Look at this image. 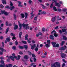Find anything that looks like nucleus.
Masks as SVG:
<instances>
[{
  "mask_svg": "<svg viewBox=\"0 0 67 67\" xmlns=\"http://www.w3.org/2000/svg\"><path fill=\"white\" fill-rule=\"evenodd\" d=\"M29 25V24H26L24 23L22 24H22H19V27H20V29H21V28H22V26H23L24 29H26V30H27V29H29L30 28V27L29 26H28Z\"/></svg>",
  "mask_w": 67,
  "mask_h": 67,
  "instance_id": "1",
  "label": "nucleus"
},
{
  "mask_svg": "<svg viewBox=\"0 0 67 67\" xmlns=\"http://www.w3.org/2000/svg\"><path fill=\"white\" fill-rule=\"evenodd\" d=\"M51 67H60V63L58 62H55L51 65Z\"/></svg>",
  "mask_w": 67,
  "mask_h": 67,
  "instance_id": "2",
  "label": "nucleus"
},
{
  "mask_svg": "<svg viewBox=\"0 0 67 67\" xmlns=\"http://www.w3.org/2000/svg\"><path fill=\"white\" fill-rule=\"evenodd\" d=\"M7 57H8V59L7 60V61L8 62H10V59H11L13 61H14V58L12 56H10V57H8V56H7Z\"/></svg>",
  "mask_w": 67,
  "mask_h": 67,
  "instance_id": "3",
  "label": "nucleus"
},
{
  "mask_svg": "<svg viewBox=\"0 0 67 67\" xmlns=\"http://www.w3.org/2000/svg\"><path fill=\"white\" fill-rule=\"evenodd\" d=\"M52 43L53 45V47H58L59 46V44L58 43L55 46V44H56L55 42H52Z\"/></svg>",
  "mask_w": 67,
  "mask_h": 67,
  "instance_id": "4",
  "label": "nucleus"
},
{
  "mask_svg": "<svg viewBox=\"0 0 67 67\" xmlns=\"http://www.w3.org/2000/svg\"><path fill=\"white\" fill-rule=\"evenodd\" d=\"M54 34V35L55 37H57V36L58 35L56 32V31L55 30H53L52 32V34Z\"/></svg>",
  "mask_w": 67,
  "mask_h": 67,
  "instance_id": "5",
  "label": "nucleus"
},
{
  "mask_svg": "<svg viewBox=\"0 0 67 67\" xmlns=\"http://www.w3.org/2000/svg\"><path fill=\"white\" fill-rule=\"evenodd\" d=\"M5 8H8V9H10V10H13V9H14L15 8L14 7V6L9 7L8 6L5 7Z\"/></svg>",
  "mask_w": 67,
  "mask_h": 67,
  "instance_id": "6",
  "label": "nucleus"
},
{
  "mask_svg": "<svg viewBox=\"0 0 67 67\" xmlns=\"http://www.w3.org/2000/svg\"><path fill=\"white\" fill-rule=\"evenodd\" d=\"M1 12L2 14L4 13V14L6 15H8V13L7 12H5V11L4 10H1Z\"/></svg>",
  "mask_w": 67,
  "mask_h": 67,
  "instance_id": "7",
  "label": "nucleus"
},
{
  "mask_svg": "<svg viewBox=\"0 0 67 67\" xmlns=\"http://www.w3.org/2000/svg\"><path fill=\"white\" fill-rule=\"evenodd\" d=\"M30 45L31 46V49H34V48L36 47V44H34L33 46L31 44H30Z\"/></svg>",
  "mask_w": 67,
  "mask_h": 67,
  "instance_id": "8",
  "label": "nucleus"
},
{
  "mask_svg": "<svg viewBox=\"0 0 67 67\" xmlns=\"http://www.w3.org/2000/svg\"><path fill=\"white\" fill-rule=\"evenodd\" d=\"M53 1H54V2H55V4L56 6H57V7H60V4L59 3H57L56 1H55V0H53Z\"/></svg>",
  "mask_w": 67,
  "mask_h": 67,
  "instance_id": "9",
  "label": "nucleus"
},
{
  "mask_svg": "<svg viewBox=\"0 0 67 67\" xmlns=\"http://www.w3.org/2000/svg\"><path fill=\"white\" fill-rule=\"evenodd\" d=\"M0 50H1V52H0V55H2L3 54V51L4 49L3 48H1V47L0 46Z\"/></svg>",
  "mask_w": 67,
  "mask_h": 67,
  "instance_id": "10",
  "label": "nucleus"
},
{
  "mask_svg": "<svg viewBox=\"0 0 67 67\" xmlns=\"http://www.w3.org/2000/svg\"><path fill=\"white\" fill-rule=\"evenodd\" d=\"M61 56L62 58H65L66 57V54L64 53H62L61 54Z\"/></svg>",
  "mask_w": 67,
  "mask_h": 67,
  "instance_id": "11",
  "label": "nucleus"
},
{
  "mask_svg": "<svg viewBox=\"0 0 67 67\" xmlns=\"http://www.w3.org/2000/svg\"><path fill=\"white\" fill-rule=\"evenodd\" d=\"M18 2L19 3L18 7H23V5L21 4L22 3L21 2Z\"/></svg>",
  "mask_w": 67,
  "mask_h": 67,
  "instance_id": "12",
  "label": "nucleus"
},
{
  "mask_svg": "<svg viewBox=\"0 0 67 67\" xmlns=\"http://www.w3.org/2000/svg\"><path fill=\"white\" fill-rule=\"evenodd\" d=\"M66 49V48H64L63 47H61L59 49V50L60 51H64Z\"/></svg>",
  "mask_w": 67,
  "mask_h": 67,
  "instance_id": "13",
  "label": "nucleus"
},
{
  "mask_svg": "<svg viewBox=\"0 0 67 67\" xmlns=\"http://www.w3.org/2000/svg\"><path fill=\"white\" fill-rule=\"evenodd\" d=\"M29 57L28 56L25 55L24 57V58L25 59H28Z\"/></svg>",
  "mask_w": 67,
  "mask_h": 67,
  "instance_id": "14",
  "label": "nucleus"
},
{
  "mask_svg": "<svg viewBox=\"0 0 67 67\" xmlns=\"http://www.w3.org/2000/svg\"><path fill=\"white\" fill-rule=\"evenodd\" d=\"M14 30H16V29H17L18 28V26L14 24Z\"/></svg>",
  "mask_w": 67,
  "mask_h": 67,
  "instance_id": "15",
  "label": "nucleus"
},
{
  "mask_svg": "<svg viewBox=\"0 0 67 67\" xmlns=\"http://www.w3.org/2000/svg\"><path fill=\"white\" fill-rule=\"evenodd\" d=\"M12 66V65L11 64H9L8 65H6V67H11Z\"/></svg>",
  "mask_w": 67,
  "mask_h": 67,
  "instance_id": "16",
  "label": "nucleus"
},
{
  "mask_svg": "<svg viewBox=\"0 0 67 67\" xmlns=\"http://www.w3.org/2000/svg\"><path fill=\"white\" fill-rule=\"evenodd\" d=\"M54 37L52 35L50 36V38L51 39H52V40H54Z\"/></svg>",
  "mask_w": 67,
  "mask_h": 67,
  "instance_id": "17",
  "label": "nucleus"
},
{
  "mask_svg": "<svg viewBox=\"0 0 67 67\" xmlns=\"http://www.w3.org/2000/svg\"><path fill=\"white\" fill-rule=\"evenodd\" d=\"M2 46H1V47L2 48H3L4 47V42H2Z\"/></svg>",
  "mask_w": 67,
  "mask_h": 67,
  "instance_id": "18",
  "label": "nucleus"
},
{
  "mask_svg": "<svg viewBox=\"0 0 67 67\" xmlns=\"http://www.w3.org/2000/svg\"><path fill=\"white\" fill-rule=\"evenodd\" d=\"M28 37V35H26L25 36V40H28V38H27V37Z\"/></svg>",
  "mask_w": 67,
  "mask_h": 67,
  "instance_id": "19",
  "label": "nucleus"
},
{
  "mask_svg": "<svg viewBox=\"0 0 67 67\" xmlns=\"http://www.w3.org/2000/svg\"><path fill=\"white\" fill-rule=\"evenodd\" d=\"M25 19H26V18H27V16H28V14H27V13H25Z\"/></svg>",
  "mask_w": 67,
  "mask_h": 67,
  "instance_id": "20",
  "label": "nucleus"
},
{
  "mask_svg": "<svg viewBox=\"0 0 67 67\" xmlns=\"http://www.w3.org/2000/svg\"><path fill=\"white\" fill-rule=\"evenodd\" d=\"M2 3L3 4H6V1L5 0H2Z\"/></svg>",
  "mask_w": 67,
  "mask_h": 67,
  "instance_id": "21",
  "label": "nucleus"
},
{
  "mask_svg": "<svg viewBox=\"0 0 67 67\" xmlns=\"http://www.w3.org/2000/svg\"><path fill=\"white\" fill-rule=\"evenodd\" d=\"M52 22H54V21H55V18H52Z\"/></svg>",
  "mask_w": 67,
  "mask_h": 67,
  "instance_id": "22",
  "label": "nucleus"
},
{
  "mask_svg": "<svg viewBox=\"0 0 67 67\" xmlns=\"http://www.w3.org/2000/svg\"><path fill=\"white\" fill-rule=\"evenodd\" d=\"M45 46L46 47H49L50 46V45L48 44H46L45 45Z\"/></svg>",
  "mask_w": 67,
  "mask_h": 67,
  "instance_id": "23",
  "label": "nucleus"
},
{
  "mask_svg": "<svg viewBox=\"0 0 67 67\" xmlns=\"http://www.w3.org/2000/svg\"><path fill=\"white\" fill-rule=\"evenodd\" d=\"M21 18H22V19H23V18H24V14H21Z\"/></svg>",
  "mask_w": 67,
  "mask_h": 67,
  "instance_id": "24",
  "label": "nucleus"
},
{
  "mask_svg": "<svg viewBox=\"0 0 67 67\" xmlns=\"http://www.w3.org/2000/svg\"><path fill=\"white\" fill-rule=\"evenodd\" d=\"M22 32H20V33H19V37L20 38H21V35H22Z\"/></svg>",
  "mask_w": 67,
  "mask_h": 67,
  "instance_id": "25",
  "label": "nucleus"
},
{
  "mask_svg": "<svg viewBox=\"0 0 67 67\" xmlns=\"http://www.w3.org/2000/svg\"><path fill=\"white\" fill-rule=\"evenodd\" d=\"M53 9L55 11H57L56 7L55 6L53 7Z\"/></svg>",
  "mask_w": 67,
  "mask_h": 67,
  "instance_id": "26",
  "label": "nucleus"
},
{
  "mask_svg": "<svg viewBox=\"0 0 67 67\" xmlns=\"http://www.w3.org/2000/svg\"><path fill=\"white\" fill-rule=\"evenodd\" d=\"M9 28H8L7 29L5 32L6 34H7V33H8V31H9Z\"/></svg>",
  "mask_w": 67,
  "mask_h": 67,
  "instance_id": "27",
  "label": "nucleus"
},
{
  "mask_svg": "<svg viewBox=\"0 0 67 67\" xmlns=\"http://www.w3.org/2000/svg\"><path fill=\"white\" fill-rule=\"evenodd\" d=\"M64 43H65V41L62 42V43L61 44V46H63L64 44Z\"/></svg>",
  "mask_w": 67,
  "mask_h": 67,
  "instance_id": "28",
  "label": "nucleus"
},
{
  "mask_svg": "<svg viewBox=\"0 0 67 67\" xmlns=\"http://www.w3.org/2000/svg\"><path fill=\"white\" fill-rule=\"evenodd\" d=\"M24 47L25 49H27V48H28V46L26 45H24Z\"/></svg>",
  "mask_w": 67,
  "mask_h": 67,
  "instance_id": "29",
  "label": "nucleus"
},
{
  "mask_svg": "<svg viewBox=\"0 0 67 67\" xmlns=\"http://www.w3.org/2000/svg\"><path fill=\"white\" fill-rule=\"evenodd\" d=\"M15 58L16 60H19L20 59L18 58V57H17L16 56H14V58Z\"/></svg>",
  "mask_w": 67,
  "mask_h": 67,
  "instance_id": "30",
  "label": "nucleus"
},
{
  "mask_svg": "<svg viewBox=\"0 0 67 67\" xmlns=\"http://www.w3.org/2000/svg\"><path fill=\"white\" fill-rule=\"evenodd\" d=\"M47 43L48 44H50L51 43V41L49 40H48L47 41Z\"/></svg>",
  "mask_w": 67,
  "mask_h": 67,
  "instance_id": "31",
  "label": "nucleus"
},
{
  "mask_svg": "<svg viewBox=\"0 0 67 67\" xmlns=\"http://www.w3.org/2000/svg\"><path fill=\"white\" fill-rule=\"evenodd\" d=\"M0 63L2 64H3V65H4V61H3V60H1L0 61Z\"/></svg>",
  "mask_w": 67,
  "mask_h": 67,
  "instance_id": "32",
  "label": "nucleus"
},
{
  "mask_svg": "<svg viewBox=\"0 0 67 67\" xmlns=\"http://www.w3.org/2000/svg\"><path fill=\"white\" fill-rule=\"evenodd\" d=\"M35 49L36 52H37V51L38 50V48L37 47Z\"/></svg>",
  "mask_w": 67,
  "mask_h": 67,
  "instance_id": "33",
  "label": "nucleus"
},
{
  "mask_svg": "<svg viewBox=\"0 0 67 67\" xmlns=\"http://www.w3.org/2000/svg\"><path fill=\"white\" fill-rule=\"evenodd\" d=\"M4 7V6L2 5V4L0 5V8H1L2 9Z\"/></svg>",
  "mask_w": 67,
  "mask_h": 67,
  "instance_id": "34",
  "label": "nucleus"
},
{
  "mask_svg": "<svg viewBox=\"0 0 67 67\" xmlns=\"http://www.w3.org/2000/svg\"><path fill=\"white\" fill-rule=\"evenodd\" d=\"M66 29H62V32H66Z\"/></svg>",
  "mask_w": 67,
  "mask_h": 67,
  "instance_id": "35",
  "label": "nucleus"
},
{
  "mask_svg": "<svg viewBox=\"0 0 67 67\" xmlns=\"http://www.w3.org/2000/svg\"><path fill=\"white\" fill-rule=\"evenodd\" d=\"M6 40L7 42H9L10 41V38H6Z\"/></svg>",
  "mask_w": 67,
  "mask_h": 67,
  "instance_id": "36",
  "label": "nucleus"
},
{
  "mask_svg": "<svg viewBox=\"0 0 67 67\" xmlns=\"http://www.w3.org/2000/svg\"><path fill=\"white\" fill-rule=\"evenodd\" d=\"M63 39L65 40H67V37L65 36H64L63 37Z\"/></svg>",
  "mask_w": 67,
  "mask_h": 67,
  "instance_id": "37",
  "label": "nucleus"
},
{
  "mask_svg": "<svg viewBox=\"0 0 67 67\" xmlns=\"http://www.w3.org/2000/svg\"><path fill=\"white\" fill-rule=\"evenodd\" d=\"M32 2L31 0H29L28 2V3L29 4H31Z\"/></svg>",
  "mask_w": 67,
  "mask_h": 67,
  "instance_id": "38",
  "label": "nucleus"
},
{
  "mask_svg": "<svg viewBox=\"0 0 67 67\" xmlns=\"http://www.w3.org/2000/svg\"><path fill=\"white\" fill-rule=\"evenodd\" d=\"M13 15L14 20H16V16H15V14H14Z\"/></svg>",
  "mask_w": 67,
  "mask_h": 67,
  "instance_id": "39",
  "label": "nucleus"
},
{
  "mask_svg": "<svg viewBox=\"0 0 67 67\" xmlns=\"http://www.w3.org/2000/svg\"><path fill=\"white\" fill-rule=\"evenodd\" d=\"M10 6H13V3H12L11 2H10Z\"/></svg>",
  "mask_w": 67,
  "mask_h": 67,
  "instance_id": "40",
  "label": "nucleus"
},
{
  "mask_svg": "<svg viewBox=\"0 0 67 67\" xmlns=\"http://www.w3.org/2000/svg\"><path fill=\"white\" fill-rule=\"evenodd\" d=\"M22 42L23 43H24V44H26L27 42L26 41H22Z\"/></svg>",
  "mask_w": 67,
  "mask_h": 67,
  "instance_id": "41",
  "label": "nucleus"
},
{
  "mask_svg": "<svg viewBox=\"0 0 67 67\" xmlns=\"http://www.w3.org/2000/svg\"><path fill=\"white\" fill-rule=\"evenodd\" d=\"M45 31V28H42V32H44V31Z\"/></svg>",
  "mask_w": 67,
  "mask_h": 67,
  "instance_id": "42",
  "label": "nucleus"
},
{
  "mask_svg": "<svg viewBox=\"0 0 67 67\" xmlns=\"http://www.w3.org/2000/svg\"><path fill=\"white\" fill-rule=\"evenodd\" d=\"M19 48H20V49H23L24 48L23 47L21 46H19Z\"/></svg>",
  "mask_w": 67,
  "mask_h": 67,
  "instance_id": "43",
  "label": "nucleus"
},
{
  "mask_svg": "<svg viewBox=\"0 0 67 67\" xmlns=\"http://www.w3.org/2000/svg\"><path fill=\"white\" fill-rule=\"evenodd\" d=\"M19 54L21 55H22V54H23V52L22 51H20L19 52Z\"/></svg>",
  "mask_w": 67,
  "mask_h": 67,
  "instance_id": "44",
  "label": "nucleus"
},
{
  "mask_svg": "<svg viewBox=\"0 0 67 67\" xmlns=\"http://www.w3.org/2000/svg\"><path fill=\"white\" fill-rule=\"evenodd\" d=\"M41 14H46V12H41Z\"/></svg>",
  "mask_w": 67,
  "mask_h": 67,
  "instance_id": "45",
  "label": "nucleus"
},
{
  "mask_svg": "<svg viewBox=\"0 0 67 67\" xmlns=\"http://www.w3.org/2000/svg\"><path fill=\"white\" fill-rule=\"evenodd\" d=\"M54 2H53L51 4L50 6V7L52 8L53 7V3Z\"/></svg>",
  "mask_w": 67,
  "mask_h": 67,
  "instance_id": "46",
  "label": "nucleus"
},
{
  "mask_svg": "<svg viewBox=\"0 0 67 67\" xmlns=\"http://www.w3.org/2000/svg\"><path fill=\"white\" fill-rule=\"evenodd\" d=\"M18 44V42L17 41H16L15 42V44H16V45H17Z\"/></svg>",
  "mask_w": 67,
  "mask_h": 67,
  "instance_id": "47",
  "label": "nucleus"
},
{
  "mask_svg": "<svg viewBox=\"0 0 67 67\" xmlns=\"http://www.w3.org/2000/svg\"><path fill=\"white\" fill-rule=\"evenodd\" d=\"M4 65H2L1 64L0 65V67H4Z\"/></svg>",
  "mask_w": 67,
  "mask_h": 67,
  "instance_id": "48",
  "label": "nucleus"
},
{
  "mask_svg": "<svg viewBox=\"0 0 67 67\" xmlns=\"http://www.w3.org/2000/svg\"><path fill=\"white\" fill-rule=\"evenodd\" d=\"M37 17H35L34 20L35 21H36V20H37Z\"/></svg>",
  "mask_w": 67,
  "mask_h": 67,
  "instance_id": "49",
  "label": "nucleus"
},
{
  "mask_svg": "<svg viewBox=\"0 0 67 67\" xmlns=\"http://www.w3.org/2000/svg\"><path fill=\"white\" fill-rule=\"evenodd\" d=\"M0 39H1V40H3V36L0 37Z\"/></svg>",
  "mask_w": 67,
  "mask_h": 67,
  "instance_id": "50",
  "label": "nucleus"
},
{
  "mask_svg": "<svg viewBox=\"0 0 67 67\" xmlns=\"http://www.w3.org/2000/svg\"><path fill=\"white\" fill-rule=\"evenodd\" d=\"M34 14L31 16V19H33V17H34Z\"/></svg>",
  "mask_w": 67,
  "mask_h": 67,
  "instance_id": "51",
  "label": "nucleus"
},
{
  "mask_svg": "<svg viewBox=\"0 0 67 67\" xmlns=\"http://www.w3.org/2000/svg\"><path fill=\"white\" fill-rule=\"evenodd\" d=\"M18 57L19 59H20V58H21V56L18 55Z\"/></svg>",
  "mask_w": 67,
  "mask_h": 67,
  "instance_id": "52",
  "label": "nucleus"
},
{
  "mask_svg": "<svg viewBox=\"0 0 67 67\" xmlns=\"http://www.w3.org/2000/svg\"><path fill=\"white\" fill-rule=\"evenodd\" d=\"M14 39H15V36L13 37L12 38V40H14Z\"/></svg>",
  "mask_w": 67,
  "mask_h": 67,
  "instance_id": "53",
  "label": "nucleus"
},
{
  "mask_svg": "<svg viewBox=\"0 0 67 67\" xmlns=\"http://www.w3.org/2000/svg\"><path fill=\"white\" fill-rule=\"evenodd\" d=\"M16 48V47H15V46H14L12 48L13 49H15V48Z\"/></svg>",
  "mask_w": 67,
  "mask_h": 67,
  "instance_id": "54",
  "label": "nucleus"
},
{
  "mask_svg": "<svg viewBox=\"0 0 67 67\" xmlns=\"http://www.w3.org/2000/svg\"><path fill=\"white\" fill-rule=\"evenodd\" d=\"M12 55L13 56V57H13V58H14V56H15V54H14V53H13L12 54Z\"/></svg>",
  "mask_w": 67,
  "mask_h": 67,
  "instance_id": "55",
  "label": "nucleus"
},
{
  "mask_svg": "<svg viewBox=\"0 0 67 67\" xmlns=\"http://www.w3.org/2000/svg\"><path fill=\"white\" fill-rule=\"evenodd\" d=\"M38 34H39V35H42V34L40 32H39Z\"/></svg>",
  "mask_w": 67,
  "mask_h": 67,
  "instance_id": "56",
  "label": "nucleus"
},
{
  "mask_svg": "<svg viewBox=\"0 0 67 67\" xmlns=\"http://www.w3.org/2000/svg\"><path fill=\"white\" fill-rule=\"evenodd\" d=\"M36 37H38L39 36H39V34H36Z\"/></svg>",
  "mask_w": 67,
  "mask_h": 67,
  "instance_id": "57",
  "label": "nucleus"
},
{
  "mask_svg": "<svg viewBox=\"0 0 67 67\" xmlns=\"http://www.w3.org/2000/svg\"><path fill=\"white\" fill-rule=\"evenodd\" d=\"M27 42L28 43H31V42L29 40H28Z\"/></svg>",
  "mask_w": 67,
  "mask_h": 67,
  "instance_id": "58",
  "label": "nucleus"
},
{
  "mask_svg": "<svg viewBox=\"0 0 67 67\" xmlns=\"http://www.w3.org/2000/svg\"><path fill=\"white\" fill-rule=\"evenodd\" d=\"M63 62L64 63H66L67 62V61H66L65 60V59H63Z\"/></svg>",
  "mask_w": 67,
  "mask_h": 67,
  "instance_id": "59",
  "label": "nucleus"
},
{
  "mask_svg": "<svg viewBox=\"0 0 67 67\" xmlns=\"http://www.w3.org/2000/svg\"><path fill=\"white\" fill-rule=\"evenodd\" d=\"M34 62H36V59L35 58H34Z\"/></svg>",
  "mask_w": 67,
  "mask_h": 67,
  "instance_id": "60",
  "label": "nucleus"
},
{
  "mask_svg": "<svg viewBox=\"0 0 67 67\" xmlns=\"http://www.w3.org/2000/svg\"><path fill=\"white\" fill-rule=\"evenodd\" d=\"M11 35L12 36H14V35H14V34H13V33H11Z\"/></svg>",
  "mask_w": 67,
  "mask_h": 67,
  "instance_id": "61",
  "label": "nucleus"
},
{
  "mask_svg": "<svg viewBox=\"0 0 67 67\" xmlns=\"http://www.w3.org/2000/svg\"><path fill=\"white\" fill-rule=\"evenodd\" d=\"M32 56L33 57H35L36 56L34 54H32Z\"/></svg>",
  "mask_w": 67,
  "mask_h": 67,
  "instance_id": "62",
  "label": "nucleus"
},
{
  "mask_svg": "<svg viewBox=\"0 0 67 67\" xmlns=\"http://www.w3.org/2000/svg\"><path fill=\"white\" fill-rule=\"evenodd\" d=\"M65 66V63H63L62 65V67H64Z\"/></svg>",
  "mask_w": 67,
  "mask_h": 67,
  "instance_id": "63",
  "label": "nucleus"
},
{
  "mask_svg": "<svg viewBox=\"0 0 67 67\" xmlns=\"http://www.w3.org/2000/svg\"><path fill=\"white\" fill-rule=\"evenodd\" d=\"M6 25H8V22L7 21H6Z\"/></svg>",
  "mask_w": 67,
  "mask_h": 67,
  "instance_id": "64",
  "label": "nucleus"
}]
</instances>
